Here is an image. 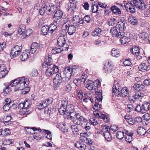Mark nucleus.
<instances>
[{
    "instance_id": "nucleus-1",
    "label": "nucleus",
    "mask_w": 150,
    "mask_h": 150,
    "mask_svg": "<svg viewBox=\"0 0 150 150\" xmlns=\"http://www.w3.org/2000/svg\"><path fill=\"white\" fill-rule=\"evenodd\" d=\"M29 83L28 79L22 77L11 81V86L12 87H15L16 91L22 90L28 87Z\"/></svg>"
},
{
    "instance_id": "nucleus-2",
    "label": "nucleus",
    "mask_w": 150,
    "mask_h": 150,
    "mask_svg": "<svg viewBox=\"0 0 150 150\" xmlns=\"http://www.w3.org/2000/svg\"><path fill=\"white\" fill-rule=\"evenodd\" d=\"M95 91L97 100H95V103L93 107V108L94 110H98L101 108V105L99 104L98 102H101L102 100L103 99L102 93V90H98V89H97L96 91V90Z\"/></svg>"
},
{
    "instance_id": "nucleus-3",
    "label": "nucleus",
    "mask_w": 150,
    "mask_h": 150,
    "mask_svg": "<svg viewBox=\"0 0 150 150\" xmlns=\"http://www.w3.org/2000/svg\"><path fill=\"white\" fill-rule=\"evenodd\" d=\"M133 3L134 4V6L142 10H145L146 11H150V4L145 5L142 3V0H133Z\"/></svg>"
},
{
    "instance_id": "nucleus-4",
    "label": "nucleus",
    "mask_w": 150,
    "mask_h": 150,
    "mask_svg": "<svg viewBox=\"0 0 150 150\" xmlns=\"http://www.w3.org/2000/svg\"><path fill=\"white\" fill-rule=\"evenodd\" d=\"M46 67L47 68L46 69L45 73L46 75L48 76H51L59 71L58 67L55 65L52 66H47L45 67V68Z\"/></svg>"
},
{
    "instance_id": "nucleus-5",
    "label": "nucleus",
    "mask_w": 150,
    "mask_h": 150,
    "mask_svg": "<svg viewBox=\"0 0 150 150\" xmlns=\"http://www.w3.org/2000/svg\"><path fill=\"white\" fill-rule=\"evenodd\" d=\"M122 87L117 81H115L112 87V93L117 97L121 96L120 91Z\"/></svg>"
},
{
    "instance_id": "nucleus-6",
    "label": "nucleus",
    "mask_w": 150,
    "mask_h": 150,
    "mask_svg": "<svg viewBox=\"0 0 150 150\" xmlns=\"http://www.w3.org/2000/svg\"><path fill=\"white\" fill-rule=\"evenodd\" d=\"M103 128L105 129V131L104 132L101 131V134H103L104 137L106 140L108 142L112 140V137L110 132V130L109 127L104 126H103Z\"/></svg>"
},
{
    "instance_id": "nucleus-7",
    "label": "nucleus",
    "mask_w": 150,
    "mask_h": 150,
    "mask_svg": "<svg viewBox=\"0 0 150 150\" xmlns=\"http://www.w3.org/2000/svg\"><path fill=\"white\" fill-rule=\"evenodd\" d=\"M85 86L86 87L88 90L91 91L94 90L95 91L98 87V85L95 82H93V81L87 80L85 83Z\"/></svg>"
},
{
    "instance_id": "nucleus-8",
    "label": "nucleus",
    "mask_w": 150,
    "mask_h": 150,
    "mask_svg": "<svg viewBox=\"0 0 150 150\" xmlns=\"http://www.w3.org/2000/svg\"><path fill=\"white\" fill-rule=\"evenodd\" d=\"M144 94L140 92H137L133 96H130L128 99L131 103H134L136 100L141 99L144 97Z\"/></svg>"
},
{
    "instance_id": "nucleus-9",
    "label": "nucleus",
    "mask_w": 150,
    "mask_h": 150,
    "mask_svg": "<svg viewBox=\"0 0 150 150\" xmlns=\"http://www.w3.org/2000/svg\"><path fill=\"white\" fill-rule=\"evenodd\" d=\"M24 110H23L22 112V114L23 115L24 117H26L28 115L31 113L32 111L29 109V107L30 106V102L26 100L24 102Z\"/></svg>"
},
{
    "instance_id": "nucleus-10",
    "label": "nucleus",
    "mask_w": 150,
    "mask_h": 150,
    "mask_svg": "<svg viewBox=\"0 0 150 150\" xmlns=\"http://www.w3.org/2000/svg\"><path fill=\"white\" fill-rule=\"evenodd\" d=\"M52 101V98H48L43 100L42 103H40L38 105V108L39 110H41L45 107H47V106L51 104Z\"/></svg>"
},
{
    "instance_id": "nucleus-11",
    "label": "nucleus",
    "mask_w": 150,
    "mask_h": 150,
    "mask_svg": "<svg viewBox=\"0 0 150 150\" xmlns=\"http://www.w3.org/2000/svg\"><path fill=\"white\" fill-rule=\"evenodd\" d=\"M102 109V108L101 106V108H100V109H98V110H95L96 111L94 112V114L96 117H99V118L102 119L105 122H108V118L105 114L102 113L100 111Z\"/></svg>"
},
{
    "instance_id": "nucleus-12",
    "label": "nucleus",
    "mask_w": 150,
    "mask_h": 150,
    "mask_svg": "<svg viewBox=\"0 0 150 150\" xmlns=\"http://www.w3.org/2000/svg\"><path fill=\"white\" fill-rule=\"evenodd\" d=\"M62 81L61 74H57L53 79V83L54 88L58 87Z\"/></svg>"
},
{
    "instance_id": "nucleus-13",
    "label": "nucleus",
    "mask_w": 150,
    "mask_h": 150,
    "mask_svg": "<svg viewBox=\"0 0 150 150\" xmlns=\"http://www.w3.org/2000/svg\"><path fill=\"white\" fill-rule=\"evenodd\" d=\"M63 26L65 27V30L67 29V31L69 35H73L76 31V27L73 25H70L67 23L64 24Z\"/></svg>"
},
{
    "instance_id": "nucleus-14",
    "label": "nucleus",
    "mask_w": 150,
    "mask_h": 150,
    "mask_svg": "<svg viewBox=\"0 0 150 150\" xmlns=\"http://www.w3.org/2000/svg\"><path fill=\"white\" fill-rule=\"evenodd\" d=\"M74 108L72 109V110H71V111L70 112V118L72 121L83 117L79 113L74 112Z\"/></svg>"
},
{
    "instance_id": "nucleus-15",
    "label": "nucleus",
    "mask_w": 150,
    "mask_h": 150,
    "mask_svg": "<svg viewBox=\"0 0 150 150\" xmlns=\"http://www.w3.org/2000/svg\"><path fill=\"white\" fill-rule=\"evenodd\" d=\"M110 32L113 37L115 36L118 38L121 34H124V32L123 31L117 30L115 27L112 28L110 29Z\"/></svg>"
},
{
    "instance_id": "nucleus-16",
    "label": "nucleus",
    "mask_w": 150,
    "mask_h": 150,
    "mask_svg": "<svg viewBox=\"0 0 150 150\" xmlns=\"http://www.w3.org/2000/svg\"><path fill=\"white\" fill-rule=\"evenodd\" d=\"M87 119L83 117H80L78 119L75 120L72 122L73 123L77 125H85L86 123Z\"/></svg>"
},
{
    "instance_id": "nucleus-17",
    "label": "nucleus",
    "mask_w": 150,
    "mask_h": 150,
    "mask_svg": "<svg viewBox=\"0 0 150 150\" xmlns=\"http://www.w3.org/2000/svg\"><path fill=\"white\" fill-rule=\"evenodd\" d=\"M111 62V61L109 62V61L106 62L105 65L104 66V70L106 73H110L112 70L113 67Z\"/></svg>"
},
{
    "instance_id": "nucleus-18",
    "label": "nucleus",
    "mask_w": 150,
    "mask_h": 150,
    "mask_svg": "<svg viewBox=\"0 0 150 150\" xmlns=\"http://www.w3.org/2000/svg\"><path fill=\"white\" fill-rule=\"evenodd\" d=\"M43 6L46 11V13L48 15L50 14L54 11V6L52 4L45 5Z\"/></svg>"
},
{
    "instance_id": "nucleus-19",
    "label": "nucleus",
    "mask_w": 150,
    "mask_h": 150,
    "mask_svg": "<svg viewBox=\"0 0 150 150\" xmlns=\"http://www.w3.org/2000/svg\"><path fill=\"white\" fill-rule=\"evenodd\" d=\"M138 68L140 71L142 72L148 71L150 70V65H147L145 63H142L139 65Z\"/></svg>"
},
{
    "instance_id": "nucleus-20",
    "label": "nucleus",
    "mask_w": 150,
    "mask_h": 150,
    "mask_svg": "<svg viewBox=\"0 0 150 150\" xmlns=\"http://www.w3.org/2000/svg\"><path fill=\"white\" fill-rule=\"evenodd\" d=\"M72 21L73 24L76 25L83 23V20L82 18H80L79 16H74Z\"/></svg>"
},
{
    "instance_id": "nucleus-21",
    "label": "nucleus",
    "mask_w": 150,
    "mask_h": 150,
    "mask_svg": "<svg viewBox=\"0 0 150 150\" xmlns=\"http://www.w3.org/2000/svg\"><path fill=\"white\" fill-rule=\"evenodd\" d=\"M66 40L67 38L65 35H62L60 36L57 40L58 45L59 47L62 46V45L66 42Z\"/></svg>"
},
{
    "instance_id": "nucleus-22",
    "label": "nucleus",
    "mask_w": 150,
    "mask_h": 150,
    "mask_svg": "<svg viewBox=\"0 0 150 150\" xmlns=\"http://www.w3.org/2000/svg\"><path fill=\"white\" fill-rule=\"evenodd\" d=\"M46 61H45L42 64V68H45V67H46L47 66H52V65H54L52 64V59L50 57V56H48V57L46 58Z\"/></svg>"
},
{
    "instance_id": "nucleus-23",
    "label": "nucleus",
    "mask_w": 150,
    "mask_h": 150,
    "mask_svg": "<svg viewBox=\"0 0 150 150\" xmlns=\"http://www.w3.org/2000/svg\"><path fill=\"white\" fill-rule=\"evenodd\" d=\"M95 98L92 95L91 93H86L85 96L83 99V100L85 102H88L90 101L92 103L93 102Z\"/></svg>"
},
{
    "instance_id": "nucleus-24",
    "label": "nucleus",
    "mask_w": 150,
    "mask_h": 150,
    "mask_svg": "<svg viewBox=\"0 0 150 150\" xmlns=\"http://www.w3.org/2000/svg\"><path fill=\"white\" fill-rule=\"evenodd\" d=\"M124 34H121L118 38H120V40L121 43L123 44H125L129 42L130 39L126 36H125Z\"/></svg>"
},
{
    "instance_id": "nucleus-25",
    "label": "nucleus",
    "mask_w": 150,
    "mask_h": 150,
    "mask_svg": "<svg viewBox=\"0 0 150 150\" xmlns=\"http://www.w3.org/2000/svg\"><path fill=\"white\" fill-rule=\"evenodd\" d=\"M132 88L137 91H140L144 89L145 86L142 84L136 83L134 84Z\"/></svg>"
},
{
    "instance_id": "nucleus-26",
    "label": "nucleus",
    "mask_w": 150,
    "mask_h": 150,
    "mask_svg": "<svg viewBox=\"0 0 150 150\" xmlns=\"http://www.w3.org/2000/svg\"><path fill=\"white\" fill-rule=\"evenodd\" d=\"M54 15L53 18L54 19L59 20L62 17L63 12L60 10H56L54 11Z\"/></svg>"
},
{
    "instance_id": "nucleus-27",
    "label": "nucleus",
    "mask_w": 150,
    "mask_h": 150,
    "mask_svg": "<svg viewBox=\"0 0 150 150\" xmlns=\"http://www.w3.org/2000/svg\"><path fill=\"white\" fill-rule=\"evenodd\" d=\"M59 111L60 115H64L66 113H69L70 114V112L71 111V110L67 109V107L65 108L63 106H61L60 108L59 109Z\"/></svg>"
},
{
    "instance_id": "nucleus-28",
    "label": "nucleus",
    "mask_w": 150,
    "mask_h": 150,
    "mask_svg": "<svg viewBox=\"0 0 150 150\" xmlns=\"http://www.w3.org/2000/svg\"><path fill=\"white\" fill-rule=\"evenodd\" d=\"M150 104L149 102H145L142 104V112L143 113H145L150 109Z\"/></svg>"
},
{
    "instance_id": "nucleus-29",
    "label": "nucleus",
    "mask_w": 150,
    "mask_h": 150,
    "mask_svg": "<svg viewBox=\"0 0 150 150\" xmlns=\"http://www.w3.org/2000/svg\"><path fill=\"white\" fill-rule=\"evenodd\" d=\"M120 91L121 96H122L123 97L128 96L129 92L127 88L123 87Z\"/></svg>"
},
{
    "instance_id": "nucleus-30",
    "label": "nucleus",
    "mask_w": 150,
    "mask_h": 150,
    "mask_svg": "<svg viewBox=\"0 0 150 150\" xmlns=\"http://www.w3.org/2000/svg\"><path fill=\"white\" fill-rule=\"evenodd\" d=\"M30 52L27 51L25 50L24 51L21 55L20 56V59L22 61H25L29 57Z\"/></svg>"
},
{
    "instance_id": "nucleus-31",
    "label": "nucleus",
    "mask_w": 150,
    "mask_h": 150,
    "mask_svg": "<svg viewBox=\"0 0 150 150\" xmlns=\"http://www.w3.org/2000/svg\"><path fill=\"white\" fill-rule=\"evenodd\" d=\"M132 53L135 55H138L140 52L139 48L138 46L133 47L130 50Z\"/></svg>"
},
{
    "instance_id": "nucleus-32",
    "label": "nucleus",
    "mask_w": 150,
    "mask_h": 150,
    "mask_svg": "<svg viewBox=\"0 0 150 150\" xmlns=\"http://www.w3.org/2000/svg\"><path fill=\"white\" fill-rule=\"evenodd\" d=\"M102 30L99 28H95L92 32V35L93 36H99L101 33Z\"/></svg>"
},
{
    "instance_id": "nucleus-33",
    "label": "nucleus",
    "mask_w": 150,
    "mask_h": 150,
    "mask_svg": "<svg viewBox=\"0 0 150 150\" xmlns=\"http://www.w3.org/2000/svg\"><path fill=\"white\" fill-rule=\"evenodd\" d=\"M111 55L115 57H118L120 55L119 50L117 49L113 48L111 52Z\"/></svg>"
},
{
    "instance_id": "nucleus-34",
    "label": "nucleus",
    "mask_w": 150,
    "mask_h": 150,
    "mask_svg": "<svg viewBox=\"0 0 150 150\" xmlns=\"http://www.w3.org/2000/svg\"><path fill=\"white\" fill-rule=\"evenodd\" d=\"M111 10L114 13L116 14H120L121 13V11L117 7L115 6H114L111 7Z\"/></svg>"
},
{
    "instance_id": "nucleus-35",
    "label": "nucleus",
    "mask_w": 150,
    "mask_h": 150,
    "mask_svg": "<svg viewBox=\"0 0 150 150\" xmlns=\"http://www.w3.org/2000/svg\"><path fill=\"white\" fill-rule=\"evenodd\" d=\"M49 26H43L41 28L42 34L44 35H47L48 33H49Z\"/></svg>"
},
{
    "instance_id": "nucleus-36",
    "label": "nucleus",
    "mask_w": 150,
    "mask_h": 150,
    "mask_svg": "<svg viewBox=\"0 0 150 150\" xmlns=\"http://www.w3.org/2000/svg\"><path fill=\"white\" fill-rule=\"evenodd\" d=\"M118 30L123 32V30L125 29V23L124 22L120 21L118 22Z\"/></svg>"
},
{
    "instance_id": "nucleus-37",
    "label": "nucleus",
    "mask_w": 150,
    "mask_h": 150,
    "mask_svg": "<svg viewBox=\"0 0 150 150\" xmlns=\"http://www.w3.org/2000/svg\"><path fill=\"white\" fill-rule=\"evenodd\" d=\"M11 117L9 115H6L4 118V123L5 125H8L11 123Z\"/></svg>"
},
{
    "instance_id": "nucleus-38",
    "label": "nucleus",
    "mask_w": 150,
    "mask_h": 150,
    "mask_svg": "<svg viewBox=\"0 0 150 150\" xmlns=\"http://www.w3.org/2000/svg\"><path fill=\"white\" fill-rule=\"evenodd\" d=\"M21 47L18 45H16L13 47L11 50V54H13L15 52H20L21 51Z\"/></svg>"
},
{
    "instance_id": "nucleus-39",
    "label": "nucleus",
    "mask_w": 150,
    "mask_h": 150,
    "mask_svg": "<svg viewBox=\"0 0 150 150\" xmlns=\"http://www.w3.org/2000/svg\"><path fill=\"white\" fill-rule=\"evenodd\" d=\"M125 118L127 122L131 125H133L136 123V121L128 116H125Z\"/></svg>"
},
{
    "instance_id": "nucleus-40",
    "label": "nucleus",
    "mask_w": 150,
    "mask_h": 150,
    "mask_svg": "<svg viewBox=\"0 0 150 150\" xmlns=\"http://www.w3.org/2000/svg\"><path fill=\"white\" fill-rule=\"evenodd\" d=\"M137 132L139 134L141 135H144L146 133V131L144 128L140 127L138 129Z\"/></svg>"
},
{
    "instance_id": "nucleus-41",
    "label": "nucleus",
    "mask_w": 150,
    "mask_h": 150,
    "mask_svg": "<svg viewBox=\"0 0 150 150\" xmlns=\"http://www.w3.org/2000/svg\"><path fill=\"white\" fill-rule=\"evenodd\" d=\"M91 8L93 13H96L98 10V6L96 3L94 2L92 3Z\"/></svg>"
},
{
    "instance_id": "nucleus-42",
    "label": "nucleus",
    "mask_w": 150,
    "mask_h": 150,
    "mask_svg": "<svg viewBox=\"0 0 150 150\" xmlns=\"http://www.w3.org/2000/svg\"><path fill=\"white\" fill-rule=\"evenodd\" d=\"M11 133L10 130L9 129L5 128L1 131V134L3 136H5L9 135Z\"/></svg>"
},
{
    "instance_id": "nucleus-43",
    "label": "nucleus",
    "mask_w": 150,
    "mask_h": 150,
    "mask_svg": "<svg viewBox=\"0 0 150 150\" xmlns=\"http://www.w3.org/2000/svg\"><path fill=\"white\" fill-rule=\"evenodd\" d=\"M42 132L47 134L46 137L48 139H49L50 140H51L52 139V135L51 132H50L49 130L45 129H42Z\"/></svg>"
},
{
    "instance_id": "nucleus-44",
    "label": "nucleus",
    "mask_w": 150,
    "mask_h": 150,
    "mask_svg": "<svg viewBox=\"0 0 150 150\" xmlns=\"http://www.w3.org/2000/svg\"><path fill=\"white\" fill-rule=\"evenodd\" d=\"M66 127L65 125H64L63 122H59L57 125V127L63 132H65L67 130V129H65Z\"/></svg>"
},
{
    "instance_id": "nucleus-45",
    "label": "nucleus",
    "mask_w": 150,
    "mask_h": 150,
    "mask_svg": "<svg viewBox=\"0 0 150 150\" xmlns=\"http://www.w3.org/2000/svg\"><path fill=\"white\" fill-rule=\"evenodd\" d=\"M25 29V25L23 24H21L19 26L18 30V32L21 35L23 33H24Z\"/></svg>"
},
{
    "instance_id": "nucleus-46",
    "label": "nucleus",
    "mask_w": 150,
    "mask_h": 150,
    "mask_svg": "<svg viewBox=\"0 0 150 150\" xmlns=\"http://www.w3.org/2000/svg\"><path fill=\"white\" fill-rule=\"evenodd\" d=\"M124 132L121 131H118L116 134L117 138L120 140L122 139L124 137Z\"/></svg>"
},
{
    "instance_id": "nucleus-47",
    "label": "nucleus",
    "mask_w": 150,
    "mask_h": 150,
    "mask_svg": "<svg viewBox=\"0 0 150 150\" xmlns=\"http://www.w3.org/2000/svg\"><path fill=\"white\" fill-rule=\"evenodd\" d=\"M71 128L74 134H79V130L78 126L75 125H71Z\"/></svg>"
},
{
    "instance_id": "nucleus-48",
    "label": "nucleus",
    "mask_w": 150,
    "mask_h": 150,
    "mask_svg": "<svg viewBox=\"0 0 150 150\" xmlns=\"http://www.w3.org/2000/svg\"><path fill=\"white\" fill-rule=\"evenodd\" d=\"M63 51V50L62 48H57L55 47L52 49V52L53 54H55L59 53Z\"/></svg>"
},
{
    "instance_id": "nucleus-49",
    "label": "nucleus",
    "mask_w": 150,
    "mask_h": 150,
    "mask_svg": "<svg viewBox=\"0 0 150 150\" xmlns=\"http://www.w3.org/2000/svg\"><path fill=\"white\" fill-rule=\"evenodd\" d=\"M57 28L56 25L54 24H51L49 26V33L52 34L56 30Z\"/></svg>"
},
{
    "instance_id": "nucleus-50",
    "label": "nucleus",
    "mask_w": 150,
    "mask_h": 150,
    "mask_svg": "<svg viewBox=\"0 0 150 150\" xmlns=\"http://www.w3.org/2000/svg\"><path fill=\"white\" fill-rule=\"evenodd\" d=\"M130 19H131L129 21V22L132 25H135L138 24V20L136 18L131 17Z\"/></svg>"
},
{
    "instance_id": "nucleus-51",
    "label": "nucleus",
    "mask_w": 150,
    "mask_h": 150,
    "mask_svg": "<svg viewBox=\"0 0 150 150\" xmlns=\"http://www.w3.org/2000/svg\"><path fill=\"white\" fill-rule=\"evenodd\" d=\"M127 11L131 13H134L135 12V9L134 8V6L131 5L130 6H129V9L128 8L127 10Z\"/></svg>"
},
{
    "instance_id": "nucleus-52",
    "label": "nucleus",
    "mask_w": 150,
    "mask_h": 150,
    "mask_svg": "<svg viewBox=\"0 0 150 150\" xmlns=\"http://www.w3.org/2000/svg\"><path fill=\"white\" fill-rule=\"evenodd\" d=\"M116 19L114 18H112L108 20V24L110 25H113L115 23Z\"/></svg>"
},
{
    "instance_id": "nucleus-53",
    "label": "nucleus",
    "mask_w": 150,
    "mask_h": 150,
    "mask_svg": "<svg viewBox=\"0 0 150 150\" xmlns=\"http://www.w3.org/2000/svg\"><path fill=\"white\" fill-rule=\"evenodd\" d=\"M90 122L94 126L97 125L98 122L94 118H91L89 119Z\"/></svg>"
},
{
    "instance_id": "nucleus-54",
    "label": "nucleus",
    "mask_w": 150,
    "mask_h": 150,
    "mask_svg": "<svg viewBox=\"0 0 150 150\" xmlns=\"http://www.w3.org/2000/svg\"><path fill=\"white\" fill-rule=\"evenodd\" d=\"M147 36V34L144 33L140 34L139 35L140 38L143 40H146Z\"/></svg>"
},
{
    "instance_id": "nucleus-55",
    "label": "nucleus",
    "mask_w": 150,
    "mask_h": 150,
    "mask_svg": "<svg viewBox=\"0 0 150 150\" xmlns=\"http://www.w3.org/2000/svg\"><path fill=\"white\" fill-rule=\"evenodd\" d=\"M64 74H65V76L66 78V80L67 81H69L71 78L72 74L69 73H67V72L66 71H64Z\"/></svg>"
},
{
    "instance_id": "nucleus-56",
    "label": "nucleus",
    "mask_w": 150,
    "mask_h": 150,
    "mask_svg": "<svg viewBox=\"0 0 150 150\" xmlns=\"http://www.w3.org/2000/svg\"><path fill=\"white\" fill-rule=\"evenodd\" d=\"M39 12L40 15L42 16L44 15L45 13H46V11L44 8L43 5L41 8L40 9Z\"/></svg>"
},
{
    "instance_id": "nucleus-57",
    "label": "nucleus",
    "mask_w": 150,
    "mask_h": 150,
    "mask_svg": "<svg viewBox=\"0 0 150 150\" xmlns=\"http://www.w3.org/2000/svg\"><path fill=\"white\" fill-rule=\"evenodd\" d=\"M133 136H127L125 137V139L127 142L130 143L133 140Z\"/></svg>"
},
{
    "instance_id": "nucleus-58",
    "label": "nucleus",
    "mask_w": 150,
    "mask_h": 150,
    "mask_svg": "<svg viewBox=\"0 0 150 150\" xmlns=\"http://www.w3.org/2000/svg\"><path fill=\"white\" fill-rule=\"evenodd\" d=\"M74 83L77 86H80V81L79 79H75L73 80Z\"/></svg>"
},
{
    "instance_id": "nucleus-59",
    "label": "nucleus",
    "mask_w": 150,
    "mask_h": 150,
    "mask_svg": "<svg viewBox=\"0 0 150 150\" xmlns=\"http://www.w3.org/2000/svg\"><path fill=\"white\" fill-rule=\"evenodd\" d=\"M142 106H141L140 105H137L135 108V110L138 112H139L141 113H143V112H142Z\"/></svg>"
},
{
    "instance_id": "nucleus-60",
    "label": "nucleus",
    "mask_w": 150,
    "mask_h": 150,
    "mask_svg": "<svg viewBox=\"0 0 150 150\" xmlns=\"http://www.w3.org/2000/svg\"><path fill=\"white\" fill-rule=\"evenodd\" d=\"M8 70L4 71L2 70V71H1V70L0 69V77L1 78L4 77L8 73Z\"/></svg>"
},
{
    "instance_id": "nucleus-61",
    "label": "nucleus",
    "mask_w": 150,
    "mask_h": 150,
    "mask_svg": "<svg viewBox=\"0 0 150 150\" xmlns=\"http://www.w3.org/2000/svg\"><path fill=\"white\" fill-rule=\"evenodd\" d=\"M60 47H62V48L63 49V51H66L68 50L69 46L66 43V42L65 43L62 45V46H61Z\"/></svg>"
},
{
    "instance_id": "nucleus-62",
    "label": "nucleus",
    "mask_w": 150,
    "mask_h": 150,
    "mask_svg": "<svg viewBox=\"0 0 150 150\" xmlns=\"http://www.w3.org/2000/svg\"><path fill=\"white\" fill-rule=\"evenodd\" d=\"M67 101L66 99H63L61 101V105L65 108L67 106Z\"/></svg>"
},
{
    "instance_id": "nucleus-63",
    "label": "nucleus",
    "mask_w": 150,
    "mask_h": 150,
    "mask_svg": "<svg viewBox=\"0 0 150 150\" xmlns=\"http://www.w3.org/2000/svg\"><path fill=\"white\" fill-rule=\"evenodd\" d=\"M144 119L146 121H148L150 120V115L148 113L145 114L143 115Z\"/></svg>"
},
{
    "instance_id": "nucleus-64",
    "label": "nucleus",
    "mask_w": 150,
    "mask_h": 150,
    "mask_svg": "<svg viewBox=\"0 0 150 150\" xmlns=\"http://www.w3.org/2000/svg\"><path fill=\"white\" fill-rule=\"evenodd\" d=\"M143 83L146 86H150V79H145L144 80Z\"/></svg>"
}]
</instances>
